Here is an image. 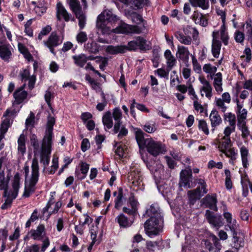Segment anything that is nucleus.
Masks as SVG:
<instances>
[{"mask_svg":"<svg viewBox=\"0 0 252 252\" xmlns=\"http://www.w3.org/2000/svg\"><path fill=\"white\" fill-rule=\"evenodd\" d=\"M4 158H0V190H3V196L6 198L5 202L2 205V209H6L9 208L14 199H15L18 193L20 188V174L16 172L12 181V191H8V187L9 182L10 179V169L7 170L6 176H5V173L2 169V164L3 162Z\"/></svg>","mask_w":252,"mask_h":252,"instance_id":"1","label":"nucleus"},{"mask_svg":"<svg viewBox=\"0 0 252 252\" xmlns=\"http://www.w3.org/2000/svg\"><path fill=\"white\" fill-rule=\"evenodd\" d=\"M119 20V17L109 10H103L97 17L96 28L103 34H110L112 29L108 25Z\"/></svg>","mask_w":252,"mask_h":252,"instance_id":"2","label":"nucleus"},{"mask_svg":"<svg viewBox=\"0 0 252 252\" xmlns=\"http://www.w3.org/2000/svg\"><path fill=\"white\" fill-rule=\"evenodd\" d=\"M32 174L28 182L26 183L23 196L28 197L35 190V185L37 183L39 176V167L38 161L36 158L32 160Z\"/></svg>","mask_w":252,"mask_h":252,"instance_id":"3","label":"nucleus"},{"mask_svg":"<svg viewBox=\"0 0 252 252\" xmlns=\"http://www.w3.org/2000/svg\"><path fill=\"white\" fill-rule=\"evenodd\" d=\"M155 218H150L144 223V228L146 234L150 237L157 235L162 229V219H159L155 222Z\"/></svg>","mask_w":252,"mask_h":252,"instance_id":"4","label":"nucleus"},{"mask_svg":"<svg viewBox=\"0 0 252 252\" xmlns=\"http://www.w3.org/2000/svg\"><path fill=\"white\" fill-rule=\"evenodd\" d=\"M53 141L42 140L40 151V162L43 164V171L48 166L51 153Z\"/></svg>","mask_w":252,"mask_h":252,"instance_id":"5","label":"nucleus"},{"mask_svg":"<svg viewBox=\"0 0 252 252\" xmlns=\"http://www.w3.org/2000/svg\"><path fill=\"white\" fill-rule=\"evenodd\" d=\"M145 148L148 152L154 157H157L160 154H164L166 151L164 145L160 142L154 140L151 138H148Z\"/></svg>","mask_w":252,"mask_h":252,"instance_id":"6","label":"nucleus"},{"mask_svg":"<svg viewBox=\"0 0 252 252\" xmlns=\"http://www.w3.org/2000/svg\"><path fill=\"white\" fill-rule=\"evenodd\" d=\"M128 51H135L139 49L141 51H146L151 49L150 42L141 36L129 41L127 45Z\"/></svg>","mask_w":252,"mask_h":252,"instance_id":"7","label":"nucleus"},{"mask_svg":"<svg viewBox=\"0 0 252 252\" xmlns=\"http://www.w3.org/2000/svg\"><path fill=\"white\" fill-rule=\"evenodd\" d=\"M26 86V84L24 83L21 86L16 89L13 92V100L12 101L13 106L21 104L26 101L28 93L25 90Z\"/></svg>","mask_w":252,"mask_h":252,"instance_id":"8","label":"nucleus"},{"mask_svg":"<svg viewBox=\"0 0 252 252\" xmlns=\"http://www.w3.org/2000/svg\"><path fill=\"white\" fill-rule=\"evenodd\" d=\"M142 32V29L137 26H133L121 22L117 27L112 30V32L115 33H137L139 34Z\"/></svg>","mask_w":252,"mask_h":252,"instance_id":"9","label":"nucleus"},{"mask_svg":"<svg viewBox=\"0 0 252 252\" xmlns=\"http://www.w3.org/2000/svg\"><path fill=\"white\" fill-rule=\"evenodd\" d=\"M19 76L22 82L24 83L28 81V88L30 91L32 90L34 88V85L36 80L35 75L30 74V72L29 69H24L20 71L19 73Z\"/></svg>","mask_w":252,"mask_h":252,"instance_id":"10","label":"nucleus"},{"mask_svg":"<svg viewBox=\"0 0 252 252\" xmlns=\"http://www.w3.org/2000/svg\"><path fill=\"white\" fill-rule=\"evenodd\" d=\"M213 39L211 46V52L213 57L218 58L220 55L221 43L219 40V32H213L212 33Z\"/></svg>","mask_w":252,"mask_h":252,"instance_id":"11","label":"nucleus"},{"mask_svg":"<svg viewBox=\"0 0 252 252\" xmlns=\"http://www.w3.org/2000/svg\"><path fill=\"white\" fill-rule=\"evenodd\" d=\"M177 90L182 94H185L188 91V94L190 96V98L193 102L198 100V97L193 86L191 82H188L187 85H179L177 86Z\"/></svg>","mask_w":252,"mask_h":252,"instance_id":"12","label":"nucleus"},{"mask_svg":"<svg viewBox=\"0 0 252 252\" xmlns=\"http://www.w3.org/2000/svg\"><path fill=\"white\" fill-rule=\"evenodd\" d=\"M44 45L48 47L50 52L55 55L54 47L59 46L62 43V40L60 39L59 36L55 32H52L46 41H44Z\"/></svg>","mask_w":252,"mask_h":252,"instance_id":"13","label":"nucleus"},{"mask_svg":"<svg viewBox=\"0 0 252 252\" xmlns=\"http://www.w3.org/2000/svg\"><path fill=\"white\" fill-rule=\"evenodd\" d=\"M180 176L181 186L191 188L190 183L192 182V170L190 167H189L188 169L182 170L180 172Z\"/></svg>","mask_w":252,"mask_h":252,"instance_id":"14","label":"nucleus"},{"mask_svg":"<svg viewBox=\"0 0 252 252\" xmlns=\"http://www.w3.org/2000/svg\"><path fill=\"white\" fill-rule=\"evenodd\" d=\"M191 55L188 47L183 45L178 46L176 56L186 64L188 63Z\"/></svg>","mask_w":252,"mask_h":252,"instance_id":"15","label":"nucleus"},{"mask_svg":"<svg viewBox=\"0 0 252 252\" xmlns=\"http://www.w3.org/2000/svg\"><path fill=\"white\" fill-rule=\"evenodd\" d=\"M199 80L202 85L200 89L201 95L204 96L205 93V96L209 99L212 96V88L209 82L207 81L204 77H199Z\"/></svg>","mask_w":252,"mask_h":252,"instance_id":"16","label":"nucleus"},{"mask_svg":"<svg viewBox=\"0 0 252 252\" xmlns=\"http://www.w3.org/2000/svg\"><path fill=\"white\" fill-rule=\"evenodd\" d=\"M205 217L208 222L215 227H220L223 225L222 218L220 216H216L209 210H207Z\"/></svg>","mask_w":252,"mask_h":252,"instance_id":"17","label":"nucleus"},{"mask_svg":"<svg viewBox=\"0 0 252 252\" xmlns=\"http://www.w3.org/2000/svg\"><path fill=\"white\" fill-rule=\"evenodd\" d=\"M223 216L225 219L230 230L235 234V230L237 229L236 220L232 219V214L227 211V206L224 205L222 208Z\"/></svg>","mask_w":252,"mask_h":252,"instance_id":"18","label":"nucleus"},{"mask_svg":"<svg viewBox=\"0 0 252 252\" xmlns=\"http://www.w3.org/2000/svg\"><path fill=\"white\" fill-rule=\"evenodd\" d=\"M57 18L58 20L63 19L65 22H68L71 17V15L69 13L62 3L59 2L57 4Z\"/></svg>","mask_w":252,"mask_h":252,"instance_id":"19","label":"nucleus"},{"mask_svg":"<svg viewBox=\"0 0 252 252\" xmlns=\"http://www.w3.org/2000/svg\"><path fill=\"white\" fill-rule=\"evenodd\" d=\"M146 215L150 218H155V222H158L159 219H162L158 205L157 203H154L150 205L146 210Z\"/></svg>","mask_w":252,"mask_h":252,"instance_id":"20","label":"nucleus"},{"mask_svg":"<svg viewBox=\"0 0 252 252\" xmlns=\"http://www.w3.org/2000/svg\"><path fill=\"white\" fill-rule=\"evenodd\" d=\"M55 123L54 117H49L45 130V135L42 140L53 141L54 138L53 126Z\"/></svg>","mask_w":252,"mask_h":252,"instance_id":"21","label":"nucleus"},{"mask_svg":"<svg viewBox=\"0 0 252 252\" xmlns=\"http://www.w3.org/2000/svg\"><path fill=\"white\" fill-rule=\"evenodd\" d=\"M210 121L212 127L211 131L214 132L216 127L220 126L222 123V119L219 112L215 109H213L209 116Z\"/></svg>","mask_w":252,"mask_h":252,"instance_id":"22","label":"nucleus"},{"mask_svg":"<svg viewBox=\"0 0 252 252\" xmlns=\"http://www.w3.org/2000/svg\"><path fill=\"white\" fill-rule=\"evenodd\" d=\"M29 233L31 237L35 240H41L46 234L45 226L43 224H39L36 229H32Z\"/></svg>","mask_w":252,"mask_h":252,"instance_id":"23","label":"nucleus"},{"mask_svg":"<svg viewBox=\"0 0 252 252\" xmlns=\"http://www.w3.org/2000/svg\"><path fill=\"white\" fill-rule=\"evenodd\" d=\"M128 178L135 186H138L142 181L141 171L137 168H133L131 170L128 174Z\"/></svg>","mask_w":252,"mask_h":252,"instance_id":"24","label":"nucleus"},{"mask_svg":"<svg viewBox=\"0 0 252 252\" xmlns=\"http://www.w3.org/2000/svg\"><path fill=\"white\" fill-rule=\"evenodd\" d=\"M202 201L203 203L207 207L216 211H217V203L218 201L216 194H207L203 198Z\"/></svg>","mask_w":252,"mask_h":252,"instance_id":"25","label":"nucleus"},{"mask_svg":"<svg viewBox=\"0 0 252 252\" xmlns=\"http://www.w3.org/2000/svg\"><path fill=\"white\" fill-rule=\"evenodd\" d=\"M11 56L10 45L0 42V57L4 61H7Z\"/></svg>","mask_w":252,"mask_h":252,"instance_id":"26","label":"nucleus"},{"mask_svg":"<svg viewBox=\"0 0 252 252\" xmlns=\"http://www.w3.org/2000/svg\"><path fill=\"white\" fill-rule=\"evenodd\" d=\"M115 220L119 224L121 228H127L130 227L133 223V220L128 218L123 214H120L118 216Z\"/></svg>","mask_w":252,"mask_h":252,"instance_id":"27","label":"nucleus"},{"mask_svg":"<svg viewBox=\"0 0 252 252\" xmlns=\"http://www.w3.org/2000/svg\"><path fill=\"white\" fill-rule=\"evenodd\" d=\"M106 52L109 54L115 55L118 54H123L128 51L126 45L108 46L106 48Z\"/></svg>","mask_w":252,"mask_h":252,"instance_id":"28","label":"nucleus"},{"mask_svg":"<svg viewBox=\"0 0 252 252\" xmlns=\"http://www.w3.org/2000/svg\"><path fill=\"white\" fill-rule=\"evenodd\" d=\"M188 195L189 200L191 204H194L196 200L199 199L204 195L202 193L200 187H198L196 189L189 190L188 192Z\"/></svg>","mask_w":252,"mask_h":252,"instance_id":"29","label":"nucleus"},{"mask_svg":"<svg viewBox=\"0 0 252 252\" xmlns=\"http://www.w3.org/2000/svg\"><path fill=\"white\" fill-rule=\"evenodd\" d=\"M164 56L166 60L167 68L170 70L176 65L177 63L176 59L172 54L170 50L168 49L165 51Z\"/></svg>","mask_w":252,"mask_h":252,"instance_id":"30","label":"nucleus"},{"mask_svg":"<svg viewBox=\"0 0 252 252\" xmlns=\"http://www.w3.org/2000/svg\"><path fill=\"white\" fill-rule=\"evenodd\" d=\"M175 36L178 41L183 44L190 45L192 43V38L190 36L187 35L186 33L184 34L180 32H176Z\"/></svg>","mask_w":252,"mask_h":252,"instance_id":"31","label":"nucleus"},{"mask_svg":"<svg viewBox=\"0 0 252 252\" xmlns=\"http://www.w3.org/2000/svg\"><path fill=\"white\" fill-rule=\"evenodd\" d=\"M222 75L220 72H218L214 75L213 86L216 92L220 94L223 91L222 87Z\"/></svg>","mask_w":252,"mask_h":252,"instance_id":"32","label":"nucleus"},{"mask_svg":"<svg viewBox=\"0 0 252 252\" xmlns=\"http://www.w3.org/2000/svg\"><path fill=\"white\" fill-rule=\"evenodd\" d=\"M26 137L24 133L20 134L18 139V152L22 156H23L26 152Z\"/></svg>","mask_w":252,"mask_h":252,"instance_id":"33","label":"nucleus"},{"mask_svg":"<svg viewBox=\"0 0 252 252\" xmlns=\"http://www.w3.org/2000/svg\"><path fill=\"white\" fill-rule=\"evenodd\" d=\"M144 132L140 129L135 132V138L140 149H143L147 144L148 138L145 139L144 137Z\"/></svg>","mask_w":252,"mask_h":252,"instance_id":"34","label":"nucleus"},{"mask_svg":"<svg viewBox=\"0 0 252 252\" xmlns=\"http://www.w3.org/2000/svg\"><path fill=\"white\" fill-rule=\"evenodd\" d=\"M74 63L80 67H83L87 63V56L84 54H80L72 56Z\"/></svg>","mask_w":252,"mask_h":252,"instance_id":"35","label":"nucleus"},{"mask_svg":"<svg viewBox=\"0 0 252 252\" xmlns=\"http://www.w3.org/2000/svg\"><path fill=\"white\" fill-rule=\"evenodd\" d=\"M232 146L231 140L230 138L223 137L221 141H220L218 144V148L219 150L222 152L230 148Z\"/></svg>","mask_w":252,"mask_h":252,"instance_id":"36","label":"nucleus"},{"mask_svg":"<svg viewBox=\"0 0 252 252\" xmlns=\"http://www.w3.org/2000/svg\"><path fill=\"white\" fill-rule=\"evenodd\" d=\"M218 32H219V36H220L222 42L224 45H227L229 37L224 24L221 26L220 30Z\"/></svg>","mask_w":252,"mask_h":252,"instance_id":"37","label":"nucleus"},{"mask_svg":"<svg viewBox=\"0 0 252 252\" xmlns=\"http://www.w3.org/2000/svg\"><path fill=\"white\" fill-rule=\"evenodd\" d=\"M193 7H199L202 9H208L209 7V3L208 0H189Z\"/></svg>","mask_w":252,"mask_h":252,"instance_id":"38","label":"nucleus"},{"mask_svg":"<svg viewBox=\"0 0 252 252\" xmlns=\"http://www.w3.org/2000/svg\"><path fill=\"white\" fill-rule=\"evenodd\" d=\"M20 111V108H16L15 106L12 105V106L8 108L3 114V116L5 117L6 118L11 119L13 121V119L17 115L18 113Z\"/></svg>","mask_w":252,"mask_h":252,"instance_id":"39","label":"nucleus"},{"mask_svg":"<svg viewBox=\"0 0 252 252\" xmlns=\"http://www.w3.org/2000/svg\"><path fill=\"white\" fill-rule=\"evenodd\" d=\"M8 237V230L6 228L0 229V242L1 248L0 252H3L6 249L5 242Z\"/></svg>","mask_w":252,"mask_h":252,"instance_id":"40","label":"nucleus"},{"mask_svg":"<svg viewBox=\"0 0 252 252\" xmlns=\"http://www.w3.org/2000/svg\"><path fill=\"white\" fill-rule=\"evenodd\" d=\"M102 122L104 126L108 129H110L113 125L111 113L109 111L106 112L102 117Z\"/></svg>","mask_w":252,"mask_h":252,"instance_id":"41","label":"nucleus"},{"mask_svg":"<svg viewBox=\"0 0 252 252\" xmlns=\"http://www.w3.org/2000/svg\"><path fill=\"white\" fill-rule=\"evenodd\" d=\"M223 119L225 122L228 123V126L236 127V118L234 114L231 112L225 113L224 114Z\"/></svg>","mask_w":252,"mask_h":252,"instance_id":"42","label":"nucleus"},{"mask_svg":"<svg viewBox=\"0 0 252 252\" xmlns=\"http://www.w3.org/2000/svg\"><path fill=\"white\" fill-rule=\"evenodd\" d=\"M89 169V164L86 162H82L80 164V170L81 171L82 176H80L79 173H78L77 172H76L75 175L77 178L80 180L84 179L86 177Z\"/></svg>","mask_w":252,"mask_h":252,"instance_id":"43","label":"nucleus"},{"mask_svg":"<svg viewBox=\"0 0 252 252\" xmlns=\"http://www.w3.org/2000/svg\"><path fill=\"white\" fill-rule=\"evenodd\" d=\"M70 9L75 14L82 11V8L78 0H68Z\"/></svg>","mask_w":252,"mask_h":252,"instance_id":"44","label":"nucleus"},{"mask_svg":"<svg viewBox=\"0 0 252 252\" xmlns=\"http://www.w3.org/2000/svg\"><path fill=\"white\" fill-rule=\"evenodd\" d=\"M76 17L78 19L79 26L81 29L84 28L86 24V16L83 11H80L78 13H75Z\"/></svg>","mask_w":252,"mask_h":252,"instance_id":"45","label":"nucleus"},{"mask_svg":"<svg viewBox=\"0 0 252 252\" xmlns=\"http://www.w3.org/2000/svg\"><path fill=\"white\" fill-rule=\"evenodd\" d=\"M222 153L224 154L227 157L230 158V161H232L236 159L237 155V151L234 148L231 147Z\"/></svg>","mask_w":252,"mask_h":252,"instance_id":"46","label":"nucleus"},{"mask_svg":"<svg viewBox=\"0 0 252 252\" xmlns=\"http://www.w3.org/2000/svg\"><path fill=\"white\" fill-rule=\"evenodd\" d=\"M198 127L199 129L201 130L205 135H208L209 134L208 126L205 120H198Z\"/></svg>","mask_w":252,"mask_h":252,"instance_id":"47","label":"nucleus"},{"mask_svg":"<svg viewBox=\"0 0 252 252\" xmlns=\"http://www.w3.org/2000/svg\"><path fill=\"white\" fill-rule=\"evenodd\" d=\"M123 189L121 188L119 189L118 195L115 199V207L117 209H119L123 205Z\"/></svg>","mask_w":252,"mask_h":252,"instance_id":"48","label":"nucleus"},{"mask_svg":"<svg viewBox=\"0 0 252 252\" xmlns=\"http://www.w3.org/2000/svg\"><path fill=\"white\" fill-rule=\"evenodd\" d=\"M216 106L218 109L222 112L225 113L227 110V106L225 104V102L220 99V98L216 97L215 99Z\"/></svg>","mask_w":252,"mask_h":252,"instance_id":"49","label":"nucleus"},{"mask_svg":"<svg viewBox=\"0 0 252 252\" xmlns=\"http://www.w3.org/2000/svg\"><path fill=\"white\" fill-rule=\"evenodd\" d=\"M31 145L33 147L34 153H36L39 151V144L35 134H32L30 137Z\"/></svg>","mask_w":252,"mask_h":252,"instance_id":"50","label":"nucleus"},{"mask_svg":"<svg viewBox=\"0 0 252 252\" xmlns=\"http://www.w3.org/2000/svg\"><path fill=\"white\" fill-rule=\"evenodd\" d=\"M58 168V158L54 157L52 159V165L48 168L47 172L49 174H53Z\"/></svg>","mask_w":252,"mask_h":252,"instance_id":"51","label":"nucleus"},{"mask_svg":"<svg viewBox=\"0 0 252 252\" xmlns=\"http://www.w3.org/2000/svg\"><path fill=\"white\" fill-rule=\"evenodd\" d=\"M143 129L147 133H152L155 132L157 129V126L155 123H147L143 126Z\"/></svg>","mask_w":252,"mask_h":252,"instance_id":"52","label":"nucleus"},{"mask_svg":"<svg viewBox=\"0 0 252 252\" xmlns=\"http://www.w3.org/2000/svg\"><path fill=\"white\" fill-rule=\"evenodd\" d=\"M240 129L242 132V136L243 138H246L250 135V131L248 127L246 126V123L237 124Z\"/></svg>","mask_w":252,"mask_h":252,"instance_id":"53","label":"nucleus"},{"mask_svg":"<svg viewBox=\"0 0 252 252\" xmlns=\"http://www.w3.org/2000/svg\"><path fill=\"white\" fill-rule=\"evenodd\" d=\"M239 114L237 115L238 124L246 123L245 120L247 116V110L246 109H243L239 111Z\"/></svg>","mask_w":252,"mask_h":252,"instance_id":"54","label":"nucleus"},{"mask_svg":"<svg viewBox=\"0 0 252 252\" xmlns=\"http://www.w3.org/2000/svg\"><path fill=\"white\" fill-rule=\"evenodd\" d=\"M203 71L206 73L214 75L215 73L217 71V68L215 66H212L211 64H205L203 66Z\"/></svg>","mask_w":252,"mask_h":252,"instance_id":"55","label":"nucleus"},{"mask_svg":"<svg viewBox=\"0 0 252 252\" xmlns=\"http://www.w3.org/2000/svg\"><path fill=\"white\" fill-rule=\"evenodd\" d=\"M38 219V212L36 209L34 210L32 213L30 219L26 223V227H30L31 223L37 220Z\"/></svg>","mask_w":252,"mask_h":252,"instance_id":"56","label":"nucleus"},{"mask_svg":"<svg viewBox=\"0 0 252 252\" xmlns=\"http://www.w3.org/2000/svg\"><path fill=\"white\" fill-rule=\"evenodd\" d=\"M236 130V126H227L223 130V137L225 138H230V135L231 133L234 132Z\"/></svg>","mask_w":252,"mask_h":252,"instance_id":"57","label":"nucleus"},{"mask_svg":"<svg viewBox=\"0 0 252 252\" xmlns=\"http://www.w3.org/2000/svg\"><path fill=\"white\" fill-rule=\"evenodd\" d=\"M122 117V112L120 108H115L113 111V117L114 118L116 122H121Z\"/></svg>","mask_w":252,"mask_h":252,"instance_id":"58","label":"nucleus"},{"mask_svg":"<svg viewBox=\"0 0 252 252\" xmlns=\"http://www.w3.org/2000/svg\"><path fill=\"white\" fill-rule=\"evenodd\" d=\"M196 181H197V183L198 184V185H199V187H200V189L201 190L202 193L203 195H204L208 191V190L206 188L207 185H206L205 181H204V180H203L202 179H198L196 180Z\"/></svg>","mask_w":252,"mask_h":252,"instance_id":"59","label":"nucleus"},{"mask_svg":"<svg viewBox=\"0 0 252 252\" xmlns=\"http://www.w3.org/2000/svg\"><path fill=\"white\" fill-rule=\"evenodd\" d=\"M34 123V114L33 112H31L29 117L27 118L25 122L26 127L32 126H33Z\"/></svg>","mask_w":252,"mask_h":252,"instance_id":"60","label":"nucleus"},{"mask_svg":"<svg viewBox=\"0 0 252 252\" xmlns=\"http://www.w3.org/2000/svg\"><path fill=\"white\" fill-rule=\"evenodd\" d=\"M191 57L194 70L197 72L200 71L201 67V65L198 63L197 60L196 59L195 57L193 55H191Z\"/></svg>","mask_w":252,"mask_h":252,"instance_id":"61","label":"nucleus"},{"mask_svg":"<svg viewBox=\"0 0 252 252\" xmlns=\"http://www.w3.org/2000/svg\"><path fill=\"white\" fill-rule=\"evenodd\" d=\"M234 38L237 42L242 43L245 38L244 34L240 31H236L234 33Z\"/></svg>","mask_w":252,"mask_h":252,"instance_id":"62","label":"nucleus"},{"mask_svg":"<svg viewBox=\"0 0 252 252\" xmlns=\"http://www.w3.org/2000/svg\"><path fill=\"white\" fill-rule=\"evenodd\" d=\"M101 95L102 97V102L98 103L96 107V109L99 111L103 110L107 103L104 94L102 93Z\"/></svg>","mask_w":252,"mask_h":252,"instance_id":"63","label":"nucleus"},{"mask_svg":"<svg viewBox=\"0 0 252 252\" xmlns=\"http://www.w3.org/2000/svg\"><path fill=\"white\" fill-rule=\"evenodd\" d=\"M76 39L79 43L85 42L87 40V34L85 32H81L77 34Z\"/></svg>","mask_w":252,"mask_h":252,"instance_id":"64","label":"nucleus"}]
</instances>
